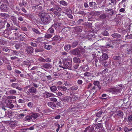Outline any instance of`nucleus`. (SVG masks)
Listing matches in <instances>:
<instances>
[{"label": "nucleus", "mask_w": 132, "mask_h": 132, "mask_svg": "<svg viewBox=\"0 0 132 132\" xmlns=\"http://www.w3.org/2000/svg\"><path fill=\"white\" fill-rule=\"evenodd\" d=\"M38 15L41 18V21L44 23L46 24L48 23L51 21V19L49 16L45 15V13L43 12L39 13Z\"/></svg>", "instance_id": "1"}, {"label": "nucleus", "mask_w": 132, "mask_h": 132, "mask_svg": "<svg viewBox=\"0 0 132 132\" xmlns=\"http://www.w3.org/2000/svg\"><path fill=\"white\" fill-rule=\"evenodd\" d=\"M37 92L36 89L34 87H31L28 89L26 92V94L28 95H31L32 94H36Z\"/></svg>", "instance_id": "2"}, {"label": "nucleus", "mask_w": 132, "mask_h": 132, "mask_svg": "<svg viewBox=\"0 0 132 132\" xmlns=\"http://www.w3.org/2000/svg\"><path fill=\"white\" fill-rule=\"evenodd\" d=\"M122 84H120L118 85L119 87L111 89H110V91L112 92V93H117L118 92H120L122 90V89L123 88L122 87Z\"/></svg>", "instance_id": "3"}, {"label": "nucleus", "mask_w": 132, "mask_h": 132, "mask_svg": "<svg viewBox=\"0 0 132 132\" xmlns=\"http://www.w3.org/2000/svg\"><path fill=\"white\" fill-rule=\"evenodd\" d=\"M0 9L2 12H7L8 11V7L6 4H2L0 6Z\"/></svg>", "instance_id": "4"}, {"label": "nucleus", "mask_w": 132, "mask_h": 132, "mask_svg": "<svg viewBox=\"0 0 132 132\" xmlns=\"http://www.w3.org/2000/svg\"><path fill=\"white\" fill-rule=\"evenodd\" d=\"M70 53L74 55H79L80 53V51L78 48H75L71 50L70 52Z\"/></svg>", "instance_id": "5"}, {"label": "nucleus", "mask_w": 132, "mask_h": 132, "mask_svg": "<svg viewBox=\"0 0 132 132\" xmlns=\"http://www.w3.org/2000/svg\"><path fill=\"white\" fill-rule=\"evenodd\" d=\"M11 19L12 20L13 23L15 25H16V26L19 27H20L18 23L16 17L13 15L11 16Z\"/></svg>", "instance_id": "6"}, {"label": "nucleus", "mask_w": 132, "mask_h": 132, "mask_svg": "<svg viewBox=\"0 0 132 132\" xmlns=\"http://www.w3.org/2000/svg\"><path fill=\"white\" fill-rule=\"evenodd\" d=\"M60 23L58 22H55L52 25V27L54 28L57 30H58L60 28Z\"/></svg>", "instance_id": "7"}, {"label": "nucleus", "mask_w": 132, "mask_h": 132, "mask_svg": "<svg viewBox=\"0 0 132 132\" xmlns=\"http://www.w3.org/2000/svg\"><path fill=\"white\" fill-rule=\"evenodd\" d=\"M27 52L29 54H31L34 52V49L31 46H28L26 49Z\"/></svg>", "instance_id": "8"}, {"label": "nucleus", "mask_w": 132, "mask_h": 132, "mask_svg": "<svg viewBox=\"0 0 132 132\" xmlns=\"http://www.w3.org/2000/svg\"><path fill=\"white\" fill-rule=\"evenodd\" d=\"M94 130V128L93 127L89 126L86 128L84 131V132H93Z\"/></svg>", "instance_id": "9"}, {"label": "nucleus", "mask_w": 132, "mask_h": 132, "mask_svg": "<svg viewBox=\"0 0 132 132\" xmlns=\"http://www.w3.org/2000/svg\"><path fill=\"white\" fill-rule=\"evenodd\" d=\"M89 4V6L92 8L95 9L97 7L96 3L95 2H90Z\"/></svg>", "instance_id": "10"}, {"label": "nucleus", "mask_w": 132, "mask_h": 132, "mask_svg": "<svg viewBox=\"0 0 132 132\" xmlns=\"http://www.w3.org/2000/svg\"><path fill=\"white\" fill-rule=\"evenodd\" d=\"M111 36L113 38L117 39L121 37V35L120 34L117 33L112 34Z\"/></svg>", "instance_id": "11"}, {"label": "nucleus", "mask_w": 132, "mask_h": 132, "mask_svg": "<svg viewBox=\"0 0 132 132\" xmlns=\"http://www.w3.org/2000/svg\"><path fill=\"white\" fill-rule=\"evenodd\" d=\"M57 88L59 90L62 91L64 92H65L67 90V88L64 86H59L57 87Z\"/></svg>", "instance_id": "12"}, {"label": "nucleus", "mask_w": 132, "mask_h": 132, "mask_svg": "<svg viewBox=\"0 0 132 132\" xmlns=\"http://www.w3.org/2000/svg\"><path fill=\"white\" fill-rule=\"evenodd\" d=\"M63 38V37H60V36H59L57 35H56L53 38L52 40L59 41Z\"/></svg>", "instance_id": "13"}, {"label": "nucleus", "mask_w": 132, "mask_h": 132, "mask_svg": "<svg viewBox=\"0 0 132 132\" xmlns=\"http://www.w3.org/2000/svg\"><path fill=\"white\" fill-rule=\"evenodd\" d=\"M47 105L48 106L53 109H54L56 107L55 104L54 103L51 102H48Z\"/></svg>", "instance_id": "14"}, {"label": "nucleus", "mask_w": 132, "mask_h": 132, "mask_svg": "<svg viewBox=\"0 0 132 132\" xmlns=\"http://www.w3.org/2000/svg\"><path fill=\"white\" fill-rule=\"evenodd\" d=\"M0 16L4 18H9L10 17L9 14L4 13H0Z\"/></svg>", "instance_id": "15"}, {"label": "nucleus", "mask_w": 132, "mask_h": 132, "mask_svg": "<svg viewBox=\"0 0 132 132\" xmlns=\"http://www.w3.org/2000/svg\"><path fill=\"white\" fill-rule=\"evenodd\" d=\"M73 108L74 109L75 112H78L80 111L81 109L80 106L79 105H77L76 106H73Z\"/></svg>", "instance_id": "16"}, {"label": "nucleus", "mask_w": 132, "mask_h": 132, "mask_svg": "<svg viewBox=\"0 0 132 132\" xmlns=\"http://www.w3.org/2000/svg\"><path fill=\"white\" fill-rule=\"evenodd\" d=\"M12 101L11 100L9 101L8 103H7L8 107L10 109L13 108L14 106V105L12 103Z\"/></svg>", "instance_id": "17"}, {"label": "nucleus", "mask_w": 132, "mask_h": 132, "mask_svg": "<svg viewBox=\"0 0 132 132\" xmlns=\"http://www.w3.org/2000/svg\"><path fill=\"white\" fill-rule=\"evenodd\" d=\"M6 27H7V29L8 30L11 31L13 29L12 25L11 26V24L9 23H7Z\"/></svg>", "instance_id": "18"}, {"label": "nucleus", "mask_w": 132, "mask_h": 132, "mask_svg": "<svg viewBox=\"0 0 132 132\" xmlns=\"http://www.w3.org/2000/svg\"><path fill=\"white\" fill-rule=\"evenodd\" d=\"M132 53V46L127 48L126 53L129 54H131Z\"/></svg>", "instance_id": "19"}, {"label": "nucleus", "mask_w": 132, "mask_h": 132, "mask_svg": "<svg viewBox=\"0 0 132 132\" xmlns=\"http://www.w3.org/2000/svg\"><path fill=\"white\" fill-rule=\"evenodd\" d=\"M93 84L95 86H97L99 89H101V87L100 85V82L98 81H95L93 82Z\"/></svg>", "instance_id": "20"}, {"label": "nucleus", "mask_w": 132, "mask_h": 132, "mask_svg": "<svg viewBox=\"0 0 132 132\" xmlns=\"http://www.w3.org/2000/svg\"><path fill=\"white\" fill-rule=\"evenodd\" d=\"M54 10L58 12H61L62 10V9L57 4L55 6H54Z\"/></svg>", "instance_id": "21"}, {"label": "nucleus", "mask_w": 132, "mask_h": 132, "mask_svg": "<svg viewBox=\"0 0 132 132\" xmlns=\"http://www.w3.org/2000/svg\"><path fill=\"white\" fill-rule=\"evenodd\" d=\"M117 115L119 117L122 118H123L124 114L120 110L117 113Z\"/></svg>", "instance_id": "22"}, {"label": "nucleus", "mask_w": 132, "mask_h": 132, "mask_svg": "<svg viewBox=\"0 0 132 132\" xmlns=\"http://www.w3.org/2000/svg\"><path fill=\"white\" fill-rule=\"evenodd\" d=\"M39 116V114L37 113H34L31 115V118L33 119H36Z\"/></svg>", "instance_id": "23"}, {"label": "nucleus", "mask_w": 132, "mask_h": 132, "mask_svg": "<svg viewBox=\"0 0 132 132\" xmlns=\"http://www.w3.org/2000/svg\"><path fill=\"white\" fill-rule=\"evenodd\" d=\"M71 99V97L68 96L64 97L62 98V100L65 102H68L69 101V99Z\"/></svg>", "instance_id": "24"}, {"label": "nucleus", "mask_w": 132, "mask_h": 132, "mask_svg": "<svg viewBox=\"0 0 132 132\" xmlns=\"http://www.w3.org/2000/svg\"><path fill=\"white\" fill-rule=\"evenodd\" d=\"M102 57L104 60H106L108 58V55L106 53H104L102 56Z\"/></svg>", "instance_id": "25"}, {"label": "nucleus", "mask_w": 132, "mask_h": 132, "mask_svg": "<svg viewBox=\"0 0 132 132\" xmlns=\"http://www.w3.org/2000/svg\"><path fill=\"white\" fill-rule=\"evenodd\" d=\"M107 15L105 14H101L99 16V18L102 20L104 19L107 17Z\"/></svg>", "instance_id": "26"}, {"label": "nucleus", "mask_w": 132, "mask_h": 132, "mask_svg": "<svg viewBox=\"0 0 132 132\" xmlns=\"http://www.w3.org/2000/svg\"><path fill=\"white\" fill-rule=\"evenodd\" d=\"M73 62L76 63H78L80 62V60L79 58L75 57L73 59Z\"/></svg>", "instance_id": "27"}, {"label": "nucleus", "mask_w": 132, "mask_h": 132, "mask_svg": "<svg viewBox=\"0 0 132 132\" xmlns=\"http://www.w3.org/2000/svg\"><path fill=\"white\" fill-rule=\"evenodd\" d=\"M54 95L51 93H47L46 94V98H48L51 96H54Z\"/></svg>", "instance_id": "28"}, {"label": "nucleus", "mask_w": 132, "mask_h": 132, "mask_svg": "<svg viewBox=\"0 0 132 132\" xmlns=\"http://www.w3.org/2000/svg\"><path fill=\"white\" fill-rule=\"evenodd\" d=\"M59 3L61 4L64 6H67L68 5V3L64 0H62L60 1Z\"/></svg>", "instance_id": "29"}, {"label": "nucleus", "mask_w": 132, "mask_h": 132, "mask_svg": "<svg viewBox=\"0 0 132 132\" xmlns=\"http://www.w3.org/2000/svg\"><path fill=\"white\" fill-rule=\"evenodd\" d=\"M78 42L77 41H74L72 44V47L73 48L75 47L78 44Z\"/></svg>", "instance_id": "30"}, {"label": "nucleus", "mask_w": 132, "mask_h": 132, "mask_svg": "<svg viewBox=\"0 0 132 132\" xmlns=\"http://www.w3.org/2000/svg\"><path fill=\"white\" fill-rule=\"evenodd\" d=\"M121 59V56H114L113 57V59L114 60H119Z\"/></svg>", "instance_id": "31"}, {"label": "nucleus", "mask_w": 132, "mask_h": 132, "mask_svg": "<svg viewBox=\"0 0 132 132\" xmlns=\"http://www.w3.org/2000/svg\"><path fill=\"white\" fill-rule=\"evenodd\" d=\"M71 47L70 45H67L64 46V49L66 51H68L70 49Z\"/></svg>", "instance_id": "32"}, {"label": "nucleus", "mask_w": 132, "mask_h": 132, "mask_svg": "<svg viewBox=\"0 0 132 132\" xmlns=\"http://www.w3.org/2000/svg\"><path fill=\"white\" fill-rule=\"evenodd\" d=\"M9 93L10 94L13 95H15L16 93V91L14 89H11L9 91Z\"/></svg>", "instance_id": "33"}, {"label": "nucleus", "mask_w": 132, "mask_h": 132, "mask_svg": "<svg viewBox=\"0 0 132 132\" xmlns=\"http://www.w3.org/2000/svg\"><path fill=\"white\" fill-rule=\"evenodd\" d=\"M78 88V86L75 85L70 87V89L72 91L75 90H77Z\"/></svg>", "instance_id": "34"}, {"label": "nucleus", "mask_w": 132, "mask_h": 132, "mask_svg": "<svg viewBox=\"0 0 132 132\" xmlns=\"http://www.w3.org/2000/svg\"><path fill=\"white\" fill-rule=\"evenodd\" d=\"M16 124V122L14 121H11L9 125L11 127L15 126Z\"/></svg>", "instance_id": "35"}, {"label": "nucleus", "mask_w": 132, "mask_h": 132, "mask_svg": "<svg viewBox=\"0 0 132 132\" xmlns=\"http://www.w3.org/2000/svg\"><path fill=\"white\" fill-rule=\"evenodd\" d=\"M107 39L108 40H109V42H107L106 43V45H105V47H107L108 46L111 47V43L112 41L111 40H110V38H107Z\"/></svg>", "instance_id": "36"}, {"label": "nucleus", "mask_w": 132, "mask_h": 132, "mask_svg": "<svg viewBox=\"0 0 132 132\" xmlns=\"http://www.w3.org/2000/svg\"><path fill=\"white\" fill-rule=\"evenodd\" d=\"M50 89L52 92H54L57 89L56 87L54 86L50 87Z\"/></svg>", "instance_id": "37"}, {"label": "nucleus", "mask_w": 132, "mask_h": 132, "mask_svg": "<svg viewBox=\"0 0 132 132\" xmlns=\"http://www.w3.org/2000/svg\"><path fill=\"white\" fill-rule=\"evenodd\" d=\"M32 30L35 33L37 34H39L40 33L37 29H36L35 28H32Z\"/></svg>", "instance_id": "38"}, {"label": "nucleus", "mask_w": 132, "mask_h": 132, "mask_svg": "<svg viewBox=\"0 0 132 132\" xmlns=\"http://www.w3.org/2000/svg\"><path fill=\"white\" fill-rule=\"evenodd\" d=\"M22 43H19L16 44L15 45V48L17 49H18L20 47L22 46Z\"/></svg>", "instance_id": "39"}, {"label": "nucleus", "mask_w": 132, "mask_h": 132, "mask_svg": "<svg viewBox=\"0 0 132 132\" xmlns=\"http://www.w3.org/2000/svg\"><path fill=\"white\" fill-rule=\"evenodd\" d=\"M44 47L46 49L49 50L52 48V46L51 45H45Z\"/></svg>", "instance_id": "40"}, {"label": "nucleus", "mask_w": 132, "mask_h": 132, "mask_svg": "<svg viewBox=\"0 0 132 132\" xmlns=\"http://www.w3.org/2000/svg\"><path fill=\"white\" fill-rule=\"evenodd\" d=\"M102 65L104 66H110V62L109 61L108 62H104L103 63Z\"/></svg>", "instance_id": "41"}, {"label": "nucleus", "mask_w": 132, "mask_h": 132, "mask_svg": "<svg viewBox=\"0 0 132 132\" xmlns=\"http://www.w3.org/2000/svg\"><path fill=\"white\" fill-rule=\"evenodd\" d=\"M101 34L104 36H108L109 35L108 32L106 31H104L102 32Z\"/></svg>", "instance_id": "42"}, {"label": "nucleus", "mask_w": 132, "mask_h": 132, "mask_svg": "<svg viewBox=\"0 0 132 132\" xmlns=\"http://www.w3.org/2000/svg\"><path fill=\"white\" fill-rule=\"evenodd\" d=\"M103 113V112L102 111H100L97 113L96 114V116L97 117H101V115Z\"/></svg>", "instance_id": "43"}, {"label": "nucleus", "mask_w": 132, "mask_h": 132, "mask_svg": "<svg viewBox=\"0 0 132 132\" xmlns=\"http://www.w3.org/2000/svg\"><path fill=\"white\" fill-rule=\"evenodd\" d=\"M30 62L29 61H24L23 62V65H28L30 66Z\"/></svg>", "instance_id": "44"}, {"label": "nucleus", "mask_w": 132, "mask_h": 132, "mask_svg": "<svg viewBox=\"0 0 132 132\" xmlns=\"http://www.w3.org/2000/svg\"><path fill=\"white\" fill-rule=\"evenodd\" d=\"M52 35L47 33L45 35V37L46 38H50L52 37Z\"/></svg>", "instance_id": "45"}, {"label": "nucleus", "mask_w": 132, "mask_h": 132, "mask_svg": "<svg viewBox=\"0 0 132 132\" xmlns=\"http://www.w3.org/2000/svg\"><path fill=\"white\" fill-rule=\"evenodd\" d=\"M31 119L32 118L31 116H27L24 118V120L26 121L28 120H31Z\"/></svg>", "instance_id": "46"}, {"label": "nucleus", "mask_w": 132, "mask_h": 132, "mask_svg": "<svg viewBox=\"0 0 132 132\" xmlns=\"http://www.w3.org/2000/svg\"><path fill=\"white\" fill-rule=\"evenodd\" d=\"M43 51V50L41 48H36L35 50V52H41Z\"/></svg>", "instance_id": "47"}, {"label": "nucleus", "mask_w": 132, "mask_h": 132, "mask_svg": "<svg viewBox=\"0 0 132 132\" xmlns=\"http://www.w3.org/2000/svg\"><path fill=\"white\" fill-rule=\"evenodd\" d=\"M59 12L55 11L54 12V14L58 17H59L61 16V14Z\"/></svg>", "instance_id": "48"}, {"label": "nucleus", "mask_w": 132, "mask_h": 132, "mask_svg": "<svg viewBox=\"0 0 132 132\" xmlns=\"http://www.w3.org/2000/svg\"><path fill=\"white\" fill-rule=\"evenodd\" d=\"M26 3L27 2H25V1L23 0L22 1V4H20L19 5H20V6H22V5L24 6H26L27 5Z\"/></svg>", "instance_id": "49"}, {"label": "nucleus", "mask_w": 132, "mask_h": 132, "mask_svg": "<svg viewBox=\"0 0 132 132\" xmlns=\"http://www.w3.org/2000/svg\"><path fill=\"white\" fill-rule=\"evenodd\" d=\"M16 97L14 96H7V98L9 99H14L16 98Z\"/></svg>", "instance_id": "50"}, {"label": "nucleus", "mask_w": 132, "mask_h": 132, "mask_svg": "<svg viewBox=\"0 0 132 132\" xmlns=\"http://www.w3.org/2000/svg\"><path fill=\"white\" fill-rule=\"evenodd\" d=\"M77 13L80 14L82 15H85L86 14L85 12L83 11H79L78 12H77Z\"/></svg>", "instance_id": "51"}, {"label": "nucleus", "mask_w": 132, "mask_h": 132, "mask_svg": "<svg viewBox=\"0 0 132 132\" xmlns=\"http://www.w3.org/2000/svg\"><path fill=\"white\" fill-rule=\"evenodd\" d=\"M2 49L3 51L6 52H10V50L8 49V48L7 47H5L4 48H2Z\"/></svg>", "instance_id": "52"}, {"label": "nucleus", "mask_w": 132, "mask_h": 132, "mask_svg": "<svg viewBox=\"0 0 132 132\" xmlns=\"http://www.w3.org/2000/svg\"><path fill=\"white\" fill-rule=\"evenodd\" d=\"M53 28H52V27L51 28H50L48 30V31L51 33H53L54 31V30Z\"/></svg>", "instance_id": "53"}, {"label": "nucleus", "mask_w": 132, "mask_h": 132, "mask_svg": "<svg viewBox=\"0 0 132 132\" xmlns=\"http://www.w3.org/2000/svg\"><path fill=\"white\" fill-rule=\"evenodd\" d=\"M76 30L78 32H80L82 31L81 28L80 27H78L76 28Z\"/></svg>", "instance_id": "54"}, {"label": "nucleus", "mask_w": 132, "mask_h": 132, "mask_svg": "<svg viewBox=\"0 0 132 132\" xmlns=\"http://www.w3.org/2000/svg\"><path fill=\"white\" fill-rule=\"evenodd\" d=\"M106 11L107 12L110 11L111 12V13H112V14H115L114 13V11H113V10L111 9H109L107 10H106Z\"/></svg>", "instance_id": "55"}, {"label": "nucleus", "mask_w": 132, "mask_h": 132, "mask_svg": "<svg viewBox=\"0 0 132 132\" xmlns=\"http://www.w3.org/2000/svg\"><path fill=\"white\" fill-rule=\"evenodd\" d=\"M68 111L70 112H75L73 106L70 107L68 109Z\"/></svg>", "instance_id": "56"}, {"label": "nucleus", "mask_w": 132, "mask_h": 132, "mask_svg": "<svg viewBox=\"0 0 132 132\" xmlns=\"http://www.w3.org/2000/svg\"><path fill=\"white\" fill-rule=\"evenodd\" d=\"M18 84L16 83H14L12 84L11 85V86L12 87L15 88L17 87V86L18 85Z\"/></svg>", "instance_id": "57"}, {"label": "nucleus", "mask_w": 132, "mask_h": 132, "mask_svg": "<svg viewBox=\"0 0 132 132\" xmlns=\"http://www.w3.org/2000/svg\"><path fill=\"white\" fill-rule=\"evenodd\" d=\"M50 100L51 101L54 102H56L57 101V99L55 98L54 97H51L50 98H49Z\"/></svg>", "instance_id": "58"}, {"label": "nucleus", "mask_w": 132, "mask_h": 132, "mask_svg": "<svg viewBox=\"0 0 132 132\" xmlns=\"http://www.w3.org/2000/svg\"><path fill=\"white\" fill-rule=\"evenodd\" d=\"M101 14V12L100 11H94V14L96 16H98L100 15Z\"/></svg>", "instance_id": "59"}, {"label": "nucleus", "mask_w": 132, "mask_h": 132, "mask_svg": "<svg viewBox=\"0 0 132 132\" xmlns=\"http://www.w3.org/2000/svg\"><path fill=\"white\" fill-rule=\"evenodd\" d=\"M72 65V61H70L69 62H67L65 64V66H70Z\"/></svg>", "instance_id": "60"}, {"label": "nucleus", "mask_w": 132, "mask_h": 132, "mask_svg": "<svg viewBox=\"0 0 132 132\" xmlns=\"http://www.w3.org/2000/svg\"><path fill=\"white\" fill-rule=\"evenodd\" d=\"M65 13H72V11L70 9H67L65 10Z\"/></svg>", "instance_id": "61"}, {"label": "nucleus", "mask_w": 132, "mask_h": 132, "mask_svg": "<svg viewBox=\"0 0 132 132\" xmlns=\"http://www.w3.org/2000/svg\"><path fill=\"white\" fill-rule=\"evenodd\" d=\"M62 103H61V101H59V102L58 101L57 102V105L59 106L60 107H62L63 106V105H62Z\"/></svg>", "instance_id": "62"}, {"label": "nucleus", "mask_w": 132, "mask_h": 132, "mask_svg": "<svg viewBox=\"0 0 132 132\" xmlns=\"http://www.w3.org/2000/svg\"><path fill=\"white\" fill-rule=\"evenodd\" d=\"M102 125V124L98 123L96 125V127L97 129H99L101 127Z\"/></svg>", "instance_id": "63"}, {"label": "nucleus", "mask_w": 132, "mask_h": 132, "mask_svg": "<svg viewBox=\"0 0 132 132\" xmlns=\"http://www.w3.org/2000/svg\"><path fill=\"white\" fill-rule=\"evenodd\" d=\"M128 121L129 122L131 121H132V115H130L128 117Z\"/></svg>", "instance_id": "64"}]
</instances>
